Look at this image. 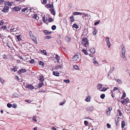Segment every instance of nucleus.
<instances>
[{"mask_svg": "<svg viewBox=\"0 0 130 130\" xmlns=\"http://www.w3.org/2000/svg\"><path fill=\"white\" fill-rule=\"evenodd\" d=\"M85 101L87 102L90 101V99L89 96L87 97V98L85 100Z\"/></svg>", "mask_w": 130, "mask_h": 130, "instance_id": "obj_29", "label": "nucleus"}, {"mask_svg": "<svg viewBox=\"0 0 130 130\" xmlns=\"http://www.w3.org/2000/svg\"><path fill=\"white\" fill-rule=\"evenodd\" d=\"M114 68L113 67H112L108 73H111L112 71L114 70Z\"/></svg>", "mask_w": 130, "mask_h": 130, "instance_id": "obj_38", "label": "nucleus"}, {"mask_svg": "<svg viewBox=\"0 0 130 130\" xmlns=\"http://www.w3.org/2000/svg\"><path fill=\"white\" fill-rule=\"evenodd\" d=\"M59 73L58 71H54L53 72V74L54 75L56 76H59Z\"/></svg>", "mask_w": 130, "mask_h": 130, "instance_id": "obj_15", "label": "nucleus"}, {"mask_svg": "<svg viewBox=\"0 0 130 130\" xmlns=\"http://www.w3.org/2000/svg\"><path fill=\"white\" fill-rule=\"evenodd\" d=\"M9 2L8 1H6L4 4L5 6H9Z\"/></svg>", "mask_w": 130, "mask_h": 130, "instance_id": "obj_44", "label": "nucleus"}, {"mask_svg": "<svg viewBox=\"0 0 130 130\" xmlns=\"http://www.w3.org/2000/svg\"><path fill=\"white\" fill-rule=\"evenodd\" d=\"M87 40L88 39L87 38L85 37L82 40V44L83 45L86 47L88 46L89 44Z\"/></svg>", "mask_w": 130, "mask_h": 130, "instance_id": "obj_1", "label": "nucleus"}, {"mask_svg": "<svg viewBox=\"0 0 130 130\" xmlns=\"http://www.w3.org/2000/svg\"><path fill=\"white\" fill-rule=\"evenodd\" d=\"M105 95L104 94H102L100 95V97L102 99H103L104 98Z\"/></svg>", "mask_w": 130, "mask_h": 130, "instance_id": "obj_39", "label": "nucleus"}, {"mask_svg": "<svg viewBox=\"0 0 130 130\" xmlns=\"http://www.w3.org/2000/svg\"><path fill=\"white\" fill-rule=\"evenodd\" d=\"M23 8H22L21 10L23 12L25 11L28 9V7H26V6L24 7H23Z\"/></svg>", "mask_w": 130, "mask_h": 130, "instance_id": "obj_17", "label": "nucleus"}, {"mask_svg": "<svg viewBox=\"0 0 130 130\" xmlns=\"http://www.w3.org/2000/svg\"><path fill=\"white\" fill-rule=\"evenodd\" d=\"M107 45L109 48H110V42L107 43Z\"/></svg>", "mask_w": 130, "mask_h": 130, "instance_id": "obj_59", "label": "nucleus"}, {"mask_svg": "<svg viewBox=\"0 0 130 130\" xmlns=\"http://www.w3.org/2000/svg\"><path fill=\"white\" fill-rule=\"evenodd\" d=\"M120 49H121V52L122 53H125V46L123 44H122L120 46Z\"/></svg>", "mask_w": 130, "mask_h": 130, "instance_id": "obj_4", "label": "nucleus"}, {"mask_svg": "<svg viewBox=\"0 0 130 130\" xmlns=\"http://www.w3.org/2000/svg\"><path fill=\"white\" fill-rule=\"evenodd\" d=\"M46 6L49 8H53V4H48L46 5Z\"/></svg>", "mask_w": 130, "mask_h": 130, "instance_id": "obj_18", "label": "nucleus"}, {"mask_svg": "<svg viewBox=\"0 0 130 130\" xmlns=\"http://www.w3.org/2000/svg\"><path fill=\"white\" fill-rule=\"evenodd\" d=\"M4 23V22L3 21V20H2L1 21V22H0V26H1V25H3V23Z\"/></svg>", "mask_w": 130, "mask_h": 130, "instance_id": "obj_64", "label": "nucleus"}, {"mask_svg": "<svg viewBox=\"0 0 130 130\" xmlns=\"http://www.w3.org/2000/svg\"><path fill=\"white\" fill-rule=\"evenodd\" d=\"M90 51L92 54H94L95 52V51L94 48H91L90 49Z\"/></svg>", "mask_w": 130, "mask_h": 130, "instance_id": "obj_27", "label": "nucleus"}, {"mask_svg": "<svg viewBox=\"0 0 130 130\" xmlns=\"http://www.w3.org/2000/svg\"><path fill=\"white\" fill-rule=\"evenodd\" d=\"M0 82L3 84H4V80L2 79L0 77Z\"/></svg>", "mask_w": 130, "mask_h": 130, "instance_id": "obj_40", "label": "nucleus"}, {"mask_svg": "<svg viewBox=\"0 0 130 130\" xmlns=\"http://www.w3.org/2000/svg\"><path fill=\"white\" fill-rule=\"evenodd\" d=\"M107 127L108 128H110V127L111 125L110 124H109V123H107Z\"/></svg>", "mask_w": 130, "mask_h": 130, "instance_id": "obj_61", "label": "nucleus"}, {"mask_svg": "<svg viewBox=\"0 0 130 130\" xmlns=\"http://www.w3.org/2000/svg\"><path fill=\"white\" fill-rule=\"evenodd\" d=\"M70 19H71V21L72 22L74 21V19L73 18V16H71L70 17Z\"/></svg>", "mask_w": 130, "mask_h": 130, "instance_id": "obj_47", "label": "nucleus"}, {"mask_svg": "<svg viewBox=\"0 0 130 130\" xmlns=\"http://www.w3.org/2000/svg\"><path fill=\"white\" fill-rule=\"evenodd\" d=\"M29 34L30 36V37L31 39L34 41V42L36 44H37V43L36 40V37L33 36V34L32 33V32L31 31L29 32Z\"/></svg>", "mask_w": 130, "mask_h": 130, "instance_id": "obj_3", "label": "nucleus"}, {"mask_svg": "<svg viewBox=\"0 0 130 130\" xmlns=\"http://www.w3.org/2000/svg\"><path fill=\"white\" fill-rule=\"evenodd\" d=\"M39 80L40 82H42L44 80V77L42 76H41L40 77Z\"/></svg>", "mask_w": 130, "mask_h": 130, "instance_id": "obj_22", "label": "nucleus"}, {"mask_svg": "<svg viewBox=\"0 0 130 130\" xmlns=\"http://www.w3.org/2000/svg\"><path fill=\"white\" fill-rule=\"evenodd\" d=\"M118 112L119 114V116H121L122 115V113L121 112V111L120 110H118Z\"/></svg>", "mask_w": 130, "mask_h": 130, "instance_id": "obj_48", "label": "nucleus"}, {"mask_svg": "<svg viewBox=\"0 0 130 130\" xmlns=\"http://www.w3.org/2000/svg\"><path fill=\"white\" fill-rule=\"evenodd\" d=\"M110 111L108 110H107L106 113L107 114V115L108 116H109L110 115Z\"/></svg>", "mask_w": 130, "mask_h": 130, "instance_id": "obj_49", "label": "nucleus"}, {"mask_svg": "<svg viewBox=\"0 0 130 130\" xmlns=\"http://www.w3.org/2000/svg\"><path fill=\"white\" fill-rule=\"evenodd\" d=\"M115 79L117 82L119 84H121L122 83V82L120 79Z\"/></svg>", "mask_w": 130, "mask_h": 130, "instance_id": "obj_33", "label": "nucleus"}, {"mask_svg": "<svg viewBox=\"0 0 130 130\" xmlns=\"http://www.w3.org/2000/svg\"><path fill=\"white\" fill-rule=\"evenodd\" d=\"M17 30V28L14 26H12L10 29V30L11 32L16 31Z\"/></svg>", "mask_w": 130, "mask_h": 130, "instance_id": "obj_9", "label": "nucleus"}, {"mask_svg": "<svg viewBox=\"0 0 130 130\" xmlns=\"http://www.w3.org/2000/svg\"><path fill=\"white\" fill-rule=\"evenodd\" d=\"M83 15L84 17H85L86 16H87L86 17V18H87V19L88 17H90V15H89L88 14H86L84 13H83Z\"/></svg>", "mask_w": 130, "mask_h": 130, "instance_id": "obj_30", "label": "nucleus"}, {"mask_svg": "<svg viewBox=\"0 0 130 130\" xmlns=\"http://www.w3.org/2000/svg\"><path fill=\"white\" fill-rule=\"evenodd\" d=\"M21 9V8L19 7H14L13 8V10L15 11H17Z\"/></svg>", "mask_w": 130, "mask_h": 130, "instance_id": "obj_10", "label": "nucleus"}, {"mask_svg": "<svg viewBox=\"0 0 130 130\" xmlns=\"http://www.w3.org/2000/svg\"><path fill=\"white\" fill-rule=\"evenodd\" d=\"M56 27L55 25H53L52 27V29L53 30H54L56 29Z\"/></svg>", "mask_w": 130, "mask_h": 130, "instance_id": "obj_54", "label": "nucleus"}, {"mask_svg": "<svg viewBox=\"0 0 130 130\" xmlns=\"http://www.w3.org/2000/svg\"><path fill=\"white\" fill-rule=\"evenodd\" d=\"M94 64L96 65V66H98L99 65V64L98 62L96 61H95L93 62Z\"/></svg>", "mask_w": 130, "mask_h": 130, "instance_id": "obj_37", "label": "nucleus"}, {"mask_svg": "<svg viewBox=\"0 0 130 130\" xmlns=\"http://www.w3.org/2000/svg\"><path fill=\"white\" fill-rule=\"evenodd\" d=\"M43 31L44 32V34L46 35L50 34L52 33V32L49 31L47 30H44Z\"/></svg>", "mask_w": 130, "mask_h": 130, "instance_id": "obj_7", "label": "nucleus"}, {"mask_svg": "<svg viewBox=\"0 0 130 130\" xmlns=\"http://www.w3.org/2000/svg\"><path fill=\"white\" fill-rule=\"evenodd\" d=\"M65 40L67 42H69L71 41V38L69 36H67L65 37Z\"/></svg>", "mask_w": 130, "mask_h": 130, "instance_id": "obj_14", "label": "nucleus"}, {"mask_svg": "<svg viewBox=\"0 0 130 130\" xmlns=\"http://www.w3.org/2000/svg\"><path fill=\"white\" fill-rule=\"evenodd\" d=\"M82 14L81 13L79 12H75L73 13V15H81Z\"/></svg>", "mask_w": 130, "mask_h": 130, "instance_id": "obj_19", "label": "nucleus"}, {"mask_svg": "<svg viewBox=\"0 0 130 130\" xmlns=\"http://www.w3.org/2000/svg\"><path fill=\"white\" fill-rule=\"evenodd\" d=\"M80 57V55L79 53H76L72 58V60L74 61H76L78 60Z\"/></svg>", "mask_w": 130, "mask_h": 130, "instance_id": "obj_2", "label": "nucleus"}, {"mask_svg": "<svg viewBox=\"0 0 130 130\" xmlns=\"http://www.w3.org/2000/svg\"><path fill=\"white\" fill-rule=\"evenodd\" d=\"M93 106L88 107L86 109V110L87 112H91L93 111Z\"/></svg>", "mask_w": 130, "mask_h": 130, "instance_id": "obj_6", "label": "nucleus"}, {"mask_svg": "<svg viewBox=\"0 0 130 130\" xmlns=\"http://www.w3.org/2000/svg\"><path fill=\"white\" fill-rule=\"evenodd\" d=\"M16 37H17V38L18 40V41H19L21 39L20 37V35H18Z\"/></svg>", "mask_w": 130, "mask_h": 130, "instance_id": "obj_36", "label": "nucleus"}, {"mask_svg": "<svg viewBox=\"0 0 130 130\" xmlns=\"http://www.w3.org/2000/svg\"><path fill=\"white\" fill-rule=\"evenodd\" d=\"M29 62L31 63H34V59H32L31 60L29 61Z\"/></svg>", "mask_w": 130, "mask_h": 130, "instance_id": "obj_58", "label": "nucleus"}, {"mask_svg": "<svg viewBox=\"0 0 130 130\" xmlns=\"http://www.w3.org/2000/svg\"><path fill=\"white\" fill-rule=\"evenodd\" d=\"M128 101V99H124L123 101H121V102L122 104H125Z\"/></svg>", "mask_w": 130, "mask_h": 130, "instance_id": "obj_11", "label": "nucleus"}, {"mask_svg": "<svg viewBox=\"0 0 130 130\" xmlns=\"http://www.w3.org/2000/svg\"><path fill=\"white\" fill-rule=\"evenodd\" d=\"M125 125V123L124 121H122L121 123V127L122 128L124 127Z\"/></svg>", "mask_w": 130, "mask_h": 130, "instance_id": "obj_24", "label": "nucleus"}, {"mask_svg": "<svg viewBox=\"0 0 130 130\" xmlns=\"http://www.w3.org/2000/svg\"><path fill=\"white\" fill-rule=\"evenodd\" d=\"M98 89H100L102 88V86L100 84H98L97 86Z\"/></svg>", "mask_w": 130, "mask_h": 130, "instance_id": "obj_25", "label": "nucleus"}, {"mask_svg": "<svg viewBox=\"0 0 130 130\" xmlns=\"http://www.w3.org/2000/svg\"><path fill=\"white\" fill-rule=\"evenodd\" d=\"M100 20H99L98 21L96 22H95L94 23V25H96L100 23Z\"/></svg>", "mask_w": 130, "mask_h": 130, "instance_id": "obj_51", "label": "nucleus"}, {"mask_svg": "<svg viewBox=\"0 0 130 130\" xmlns=\"http://www.w3.org/2000/svg\"><path fill=\"white\" fill-rule=\"evenodd\" d=\"M37 117L36 116H34L32 118V120L35 122H36L37 121L36 120Z\"/></svg>", "mask_w": 130, "mask_h": 130, "instance_id": "obj_34", "label": "nucleus"}, {"mask_svg": "<svg viewBox=\"0 0 130 130\" xmlns=\"http://www.w3.org/2000/svg\"><path fill=\"white\" fill-rule=\"evenodd\" d=\"M26 86L27 88L29 89L30 90L33 89L34 88V87L31 84L28 85Z\"/></svg>", "mask_w": 130, "mask_h": 130, "instance_id": "obj_8", "label": "nucleus"}, {"mask_svg": "<svg viewBox=\"0 0 130 130\" xmlns=\"http://www.w3.org/2000/svg\"><path fill=\"white\" fill-rule=\"evenodd\" d=\"M97 31L96 29L93 32V35H95L97 32Z\"/></svg>", "mask_w": 130, "mask_h": 130, "instance_id": "obj_56", "label": "nucleus"}, {"mask_svg": "<svg viewBox=\"0 0 130 130\" xmlns=\"http://www.w3.org/2000/svg\"><path fill=\"white\" fill-rule=\"evenodd\" d=\"M0 28L1 29H3L4 30H5V29H6L7 27L6 26H2L1 27H0Z\"/></svg>", "mask_w": 130, "mask_h": 130, "instance_id": "obj_43", "label": "nucleus"}, {"mask_svg": "<svg viewBox=\"0 0 130 130\" xmlns=\"http://www.w3.org/2000/svg\"><path fill=\"white\" fill-rule=\"evenodd\" d=\"M65 102V101H64L63 102H61L60 103V105H62L64 104Z\"/></svg>", "mask_w": 130, "mask_h": 130, "instance_id": "obj_63", "label": "nucleus"}, {"mask_svg": "<svg viewBox=\"0 0 130 130\" xmlns=\"http://www.w3.org/2000/svg\"><path fill=\"white\" fill-rule=\"evenodd\" d=\"M55 69L58 70L59 69H60L61 68V67L58 65L56 66L55 67Z\"/></svg>", "mask_w": 130, "mask_h": 130, "instance_id": "obj_21", "label": "nucleus"}, {"mask_svg": "<svg viewBox=\"0 0 130 130\" xmlns=\"http://www.w3.org/2000/svg\"><path fill=\"white\" fill-rule=\"evenodd\" d=\"M105 41L107 43L109 42V38L108 37H107L105 39Z\"/></svg>", "mask_w": 130, "mask_h": 130, "instance_id": "obj_57", "label": "nucleus"}, {"mask_svg": "<svg viewBox=\"0 0 130 130\" xmlns=\"http://www.w3.org/2000/svg\"><path fill=\"white\" fill-rule=\"evenodd\" d=\"M13 4H14V3L13 2H9V6H11Z\"/></svg>", "mask_w": 130, "mask_h": 130, "instance_id": "obj_45", "label": "nucleus"}, {"mask_svg": "<svg viewBox=\"0 0 130 130\" xmlns=\"http://www.w3.org/2000/svg\"><path fill=\"white\" fill-rule=\"evenodd\" d=\"M82 51L86 55L88 54V53L87 52V50L85 49H83L82 50Z\"/></svg>", "mask_w": 130, "mask_h": 130, "instance_id": "obj_31", "label": "nucleus"}, {"mask_svg": "<svg viewBox=\"0 0 130 130\" xmlns=\"http://www.w3.org/2000/svg\"><path fill=\"white\" fill-rule=\"evenodd\" d=\"M42 20L44 22L46 23V21H47V19L46 18L45 16L43 17Z\"/></svg>", "mask_w": 130, "mask_h": 130, "instance_id": "obj_26", "label": "nucleus"}, {"mask_svg": "<svg viewBox=\"0 0 130 130\" xmlns=\"http://www.w3.org/2000/svg\"><path fill=\"white\" fill-rule=\"evenodd\" d=\"M39 64L41 65L42 66H43L44 63L42 61H39Z\"/></svg>", "mask_w": 130, "mask_h": 130, "instance_id": "obj_42", "label": "nucleus"}, {"mask_svg": "<svg viewBox=\"0 0 130 130\" xmlns=\"http://www.w3.org/2000/svg\"><path fill=\"white\" fill-rule=\"evenodd\" d=\"M3 58L5 59H7V57L6 55L4 54L3 55Z\"/></svg>", "mask_w": 130, "mask_h": 130, "instance_id": "obj_62", "label": "nucleus"}, {"mask_svg": "<svg viewBox=\"0 0 130 130\" xmlns=\"http://www.w3.org/2000/svg\"><path fill=\"white\" fill-rule=\"evenodd\" d=\"M9 7L8 6H5L2 10V11L5 12H7L9 10Z\"/></svg>", "mask_w": 130, "mask_h": 130, "instance_id": "obj_5", "label": "nucleus"}, {"mask_svg": "<svg viewBox=\"0 0 130 130\" xmlns=\"http://www.w3.org/2000/svg\"><path fill=\"white\" fill-rule=\"evenodd\" d=\"M26 72V70L25 69H22L19 71V74L23 73Z\"/></svg>", "mask_w": 130, "mask_h": 130, "instance_id": "obj_13", "label": "nucleus"}, {"mask_svg": "<svg viewBox=\"0 0 130 130\" xmlns=\"http://www.w3.org/2000/svg\"><path fill=\"white\" fill-rule=\"evenodd\" d=\"M48 21L49 22H52L53 21V19L51 18H49L48 19Z\"/></svg>", "mask_w": 130, "mask_h": 130, "instance_id": "obj_46", "label": "nucleus"}, {"mask_svg": "<svg viewBox=\"0 0 130 130\" xmlns=\"http://www.w3.org/2000/svg\"><path fill=\"white\" fill-rule=\"evenodd\" d=\"M126 96V94L125 93H123L122 96V97L121 98V99H123L124 98L125 96Z\"/></svg>", "mask_w": 130, "mask_h": 130, "instance_id": "obj_41", "label": "nucleus"}, {"mask_svg": "<svg viewBox=\"0 0 130 130\" xmlns=\"http://www.w3.org/2000/svg\"><path fill=\"white\" fill-rule=\"evenodd\" d=\"M55 57L56 58L58 62H59V60H60V57L59 56L57 55H55Z\"/></svg>", "mask_w": 130, "mask_h": 130, "instance_id": "obj_20", "label": "nucleus"}, {"mask_svg": "<svg viewBox=\"0 0 130 130\" xmlns=\"http://www.w3.org/2000/svg\"><path fill=\"white\" fill-rule=\"evenodd\" d=\"M84 123L85 125L87 126L88 124V122L87 121H85L84 122Z\"/></svg>", "mask_w": 130, "mask_h": 130, "instance_id": "obj_60", "label": "nucleus"}, {"mask_svg": "<svg viewBox=\"0 0 130 130\" xmlns=\"http://www.w3.org/2000/svg\"><path fill=\"white\" fill-rule=\"evenodd\" d=\"M107 89V88L105 87L102 88V89L100 90L101 91H104L106 90Z\"/></svg>", "mask_w": 130, "mask_h": 130, "instance_id": "obj_35", "label": "nucleus"}, {"mask_svg": "<svg viewBox=\"0 0 130 130\" xmlns=\"http://www.w3.org/2000/svg\"><path fill=\"white\" fill-rule=\"evenodd\" d=\"M121 54L123 59L125 60H126V58L125 57V53H122Z\"/></svg>", "mask_w": 130, "mask_h": 130, "instance_id": "obj_16", "label": "nucleus"}, {"mask_svg": "<svg viewBox=\"0 0 130 130\" xmlns=\"http://www.w3.org/2000/svg\"><path fill=\"white\" fill-rule=\"evenodd\" d=\"M7 106L9 108H11L12 106V105L10 103H8L7 105Z\"/></svg>", "mask_w": 130, "mask_h": 130, "instance_id": "obj_53", "label": "nucleus"}, {"mask_svg": "<svg viewBox=\"0 0 130 130\" xmlns=\"http://www.w3.org/2000/svg\"><path fill=\"white\" fill-rule=\"evenodd\" d=\"M43 83H40L39 84V88H41L42 87V85H43Z\"/></svg>", "mask_w": 130, "mask_h": 130, "instance_id": "obj_50", "label": "nucleus"}, {"mask_svg": "<svg viewBox=\"0 0 130 130\" xmlns=\"http://www.w3.org/2000/svg\"><path fill=\"white\" fill-rule=\"evenodd\" d=\"M63 81L65 83H69L70 82V81L69 79L64 80Z\"/></svg>", "mask_w": 130, "mask_h": 130, "instance_id": "obj_52", "label": "nucleus"}, {"mask_svg": "<svg viewBox=\"0 0 130 130\" xmlns=\"http://www.w3.org/2000/svg\"><path fill=\"white\" fill-rule=\"evenodd\" d=\"M74 68L76 70H79V67L77 66H74Z\"/></svg>", "mask_w": 130, "mask_h": 130, "instance_id": "obj_55", "label": "nucleus"}, {"mask_svg": "<svg viewBox=\"0 0 130 130\" xmlns=\"http://www.w3.org/2000/svg\"><path fill=\"white\" fill-rule=\"evenodd\" d=\"M73 26L76 29L78 28L79 27L78 25L75 24H74Z\"/></svg>", "mask_w": 130, "mask_h": 130, "instance_id": "obj_32", "label": "nucleus"}, {"mask_svg": "<svg viewBox=\"0 0 130 130\" xmlns=\"http://www.w3.org/2000/svg\"><path fill=\"white\" fill-rule=\"evenodd\" d=\"M17 68L16 67H15L13 68H11L10 69L11 71H14L15 72L17 71Z\"/></svg>", "mask_w": 130, "mask_h": 130, "instance_id": "obj_23", "label": "nucleus"}, {"mask_svg": "<svg viewBox=\"0 0 130 130\" xmlns=\"http://www.w3.org/2000/svg\"><path fill=\"white\" fill-rule=\"evenodd\" d=\"M52 38V36H48L45 37L44 39H50Z\"/></svg>", "mask_w": 130, "mask_h": 130, "instance_id": "obj_28", "label": "nucleus"}, {"mask_svg": "<svg viewBox=\"0 0 130 130\" xmlns=\"http://www.w3.org/2000/svg\"><path fill=\"white\" fill-rule=\"evenodd\" d=\"M51 13L55 15V11L54 9L53 8H51L50 10Z\"/></svg>", "mask_w": 130, "mask_h": 130, "instance_id": "obj_12", "label": "nucleus"}]
</instances>
